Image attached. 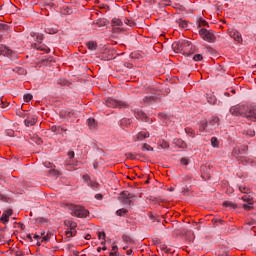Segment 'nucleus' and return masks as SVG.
I'll return each instance as SVG.
<instances>
[{
  "label": "nucleus",
  "instance_id": "nucleus-1",
  "mask_svg": "<svg viewBox=\"0 0 256 256\" xmlns=\"http://www.w3.org/2000/svg\"><path fill=\"white\" fill-rule=\"evenodd\" d=\"M199 35L204 41H207V43H215L217 39L213 30H208L207 28H201Z\"/></svg>",
  "mask_w": 256,
  "mask_h": 256
},
{
  "label": "nucleus",
  "instance_id": "nucleus-2",
  "mask_svg": "<svg viewBox=\"0 0 256 256\" xmlns=\"http://www.w3.org/2000/svg\"><path fill=\"white\" fill-rule=\"evenodd\" d=\"M70 211L71 215H74V217H79L80 219H83L89 215V211L83 206H71Z\"/></svg>",
  "mask_w": 256,
  "mask_h": 256
},
{
  "label": "nucleus",
  "instance_id": "nucleus-3",
  "mask_svg": "<svg viewBox=\"0 0 256 256\" xmlns=\"http://www.w3.org/2000/svg\"><path fill=\"white\" fill-rule=\"evenodd\" d=\"M135 194L129 192V191H123L120 194V201L121 203H123L124 205H133V199H135Z\"/></svg>",
  "mask_w": 256,
  "mask_h": 256
},
{
  "label": "nucleus",
  "instance_id": "nucleus-4",
  "mask_svg": "<svg viewBox=\"0 0 256 256\" xmlns=\"http://www.w3.org/2000/svg\"><path fill=\"white\" fill-rule=\"evenodd\" d=\"M244 117L250 121H256V106L246 107Z\"/></svg>",
  "mask_w": 256,
  "mask_h": 256
},
{
  "label": "nucleus",
  "instance_id": "nucleus-5",
  "mask_svg": "<svg viewBox=\"0 0 256 256\" xmlns=\"http://www.w3.org/2000/svg\"><path fill=\"white\" fill-rule=\"evenodd\" d=\"M83 181L88 185V187L92 188L93 191H99V184L95 180H92L89 175H84Z\"/></svg>",
  "mask_w": 256,
  "mask_h": 256
},
{
  "label": "nucleus",
  "instance_id": "nucleus-6",
  "mask_svg": "<svg viewBox=\"0 0 256 256\" xmlns=\"http://www.w3.org/2000/svg\"><path fill=\"white\" fill-rule=\"evenodd\" d=\"M106 105H107V107H112L114 109H122V107L126 106V104L124 102L117 101V100L112 99V98H109L106 101Z\"/></svg>",
  "mask_w": 256,
  "mask_h": 256
},
{
  "label": "nucleus",
  "instance_id": "nucleus-7",
  "mask_svg": "<svg viewBox=\"0 0 256 256\" xmlns=\"http://www.w3.org/2000/svg\"><path fill=\"white\" fill-rule=\"evenodd\" d=\"M245 108V106H233L230 108V113L236 117H239V115L245 117Z\"/></svg>",
  "mask_w": 256,
  "mask_h": 256
},
{
  "label": "nucleus",
  "instance_id": "nucleus-8",
  "mask_svg": "<svg viewBox=\"0 0 256 256\" xmlns=\"http://www.w3.org/2000/svg\"><path fill=\"white\" fill-rule=\"evenodd\" d=\"M191 49H193L191 42H189L187 40H184L181 42L180 51H182L186 55H189V53H191Z\"/></svg>",
  "mask_w": 256,
  "mask_h": 256
},
{
  "label": "nucleus",
  "instance_id": "nucleus-9",
  "mask_svg": "<svg viewBox=\"0 0 256 256\" xmlns=\"http://www.w3.org/2000/svg\"><path fill=\"white\" fill-rule=\"evenodd\" d=\"M13 215V210L12 209H7L6 211L3 212L0 221L4 223V225H7L9 223V218Z\"/></svg>",
  "mask_w": 256,
  "mask_h": 256
},
{
  "label": "nucleus",
  "instance_id": "nucleus-10",
  "mask_svg": "<svg viewBox=\"0 0 256 256\" xmlns=\"http://www.w3.org/2000/svg\"><path fill=\"white\" fill-rule=\"evenodd\" d=\"M134 115L136 119H140L141 121H145L146 123L149 121L147 114H145V112H143L142 110H135Z\"/></svg>",
  "mask_w": 256,
  "mask_h": 256
},
{
  "label": "nucleus",
  "instance_id": "nucleus-11",
  "mask_svg": "<svg viewBox=\"0 0 256 256\" xmlns=\"http://www.w3.org/2000/svg\"><path fill=\"white\" fill-rule=\"evenodd\" d=\"M33 49H37V51H45L46 53H49L51 51L49 47L42 42L40 43H34L32 44Z\"/></svg>",
  "mask_w": 256,
  "mask_h": 256
},
{
  "label": "nucleus",
  "instance_id": "nucleus-12",
  "mask_svg": "<svg viewBox=\"0 0 256 256\" xmlns=\"http://www.w3.org/2000/svg\"><path fill=\"white\" fill-rule=\"evenodd\" d=\"M230 37H232L234 41H237V43H243V38L241 36V33H239L238 31L230 32Z\"/></svg>",
  "mask_w": 256,
  "mask_h": 256
},
{
  "label": "nucleus",
  "instance_id": "nucleus-13",
  "mask_svg": "<svg viewBox=\"0 0 256 256\" xmlns=\"http://www.w3.org/2000/svg\"><path fill=\"white\" fill-rule=\"evenodd\" d=\"M208 127H210V129H217V127H219V118L217 117H212L209 120V125Z\"/></svg>",
  "mask_w": 256,
  "mask_h": 256
},
{
  "label": "nucleus",
  "instance_id": "nucleus-14",
  "mask_svg": "<svg viewBox=\"0 0 256 256\" xmlns=\"http://www.w3.org/2000/svg\"><path fill=\"white\" fill-rule=\"evenodd\" d=\"M148 137H149V133L142 131L137 134L135 141H143V139H148Z\"/></svg>",
  "mask_w": 256,
  "mask_h": 256
},
{
  "label": "nucleus",
  "instance_id": "nucleus-15",
  "mask_svg": "<svg viewBox=\"0 0 256 256\" xmlns=\"http://www.w3.org/2000/svg\"><path fill=\"white\" fill-rule=\"evenodd\" d=\"M174 145L180 149H185V147H187V143L181 139H174Z\"/></svg>",
  "mask_w": 256,
  "mask_h": 256
},
{
  "label": "nucleus",
  "instance_id": "nucleus-16",
  "mask_svg": "<svg viewBox=\"0 0 256 256\" xmlns=\"http://www.w3.org/2000/svg\"><path fill=\"white\" fill-rule=\"evenodd\" d=\"M24 123H25L26 127H33V125H35V123H37V118H35V117L27 118L26 120H24Z\"/></svg>",
  "mask_w": 256,
  "mask_h": 256
},
{
  "label": "nucleus",
  "instance_id": "nucleus-17",
  "mask_svg": "<svg viewBox=\"0 0 256 256\" xmlns=\"http://www.w3.org/2000/svg\"><path fill=\"white\" fill-rule=\"evenodd\" d=\"M64 225L66 227H69V229H76L77 228V223L71 221V220H66L64 221Z\"/></svg>",
  "mask_w": 256,
  "mask_h": 256
},
{
  "label": "nucleus",
  "instance_id": "nucleus-18",
  "mask_svg": "<svg viewBox=\"0 0 256 256\" xmlns=\"http://www.w3.org/2000/svg\"><path fill=\"white\" fill-rule=\"evenodd\" d=\"M67 239H71V237H75L77 235L76 229H70L65 232Z\"/></svg>",
  "mask_w": 256,
  "mask_h": 256
},
{
  "label": "nucleus",
  "instance_id": "nucleus-19",
  "mask_svg": "<svg viewBox=\"0 0 256 256\" xmlns=\"http://www.w3.org/2000/svg\"><path fill=\"white\" fill-rule=\"evenodd\" d=\"M87 47L90 51H96L97 50V42L95 41H89L87 43Z\"/></svg>",
  "mask_w": 256,
  "mask_h": 256
},
{
  "label": "nucleus",
  "instance_id": "nucleus-20",
  "mask_svg": "<svg viewBox=\"0 0 256 256\" xmlns=\"http://www.w3.org/2000/svg\"><path fill=\"white\" fill-rule=\"evenodd\" d=\"M172 49L174 51H176V53H181L183 51V50H181V43H179V42H174L172 44Z\"/></svg>",
  "mask_w": 256,
  "mask_h": 256
},
{
  "label": "nucleus",
  "instance_id": "nucleus-21",
  "mask_svg": "<svg viewBox=\"0 0 256 256\" xmlns=\"http://www.w3.org/2000/svg\"><path fill=\"white\" fill-rule=\"evenodd\" d=\"M88 123V127H90V129H95V127H97V122L95 121L94 118H89L87 120Z\"/></svg>",
  "mask_w": 256,
  "mask_h": 256
},
{
  "label": "nucleus",
  "instance_id": "nucleus-22",
  "mask_svg": "<svg viewBox=\"0 0 256 256\" xmlns=\"http://www.w3.org/2000/svg\"><path fill=\"white\" fill-rule=\"evenodd\" d=\"M112 24L114 25V27H123V20L114 18L112 20Z\"/></svg>",
  "mask_w": 256,
  "mask_h": 256
},
{
  "label": "nucleus",
  "instance_id": "nucleus-23",
  "mask_svg": "<svg viewBox=\"0 0 256 256\" xmlns=\"http://www.w3.org/2000/svg\"><path fill=\"white\" fill-rule=\"evenodd\" d=\"M224 207H230V209H237V204L231 202V201H225L223 203Z\"/></svg>",
  "mask_w": 256,
  "mask_h": 256
},
{
  "label": "nucleus",
  "instance_id": "nucleus-24",
  "mask_svg": "<svg viewBox=\"0 0 256 256\" xmlns=\"http://www.w3.org/2000/svg\"><path fill=\"white\" fill-rule=\"evenodd\" d=\"M0 106L2 109H10V104L8 102L3 101V99H0Z\"/></svg>",
  "mask_w": 256,
  "mask_h": 256
},
{
  "label": "nucleus",
  "instance_id": "nucleus-25",
  "mask_svg": "<svg viewBox=\"0 0 256 256\" xmlns=\"http://www.w3.org/2000/svg\"><path fill=\"white\" fill-rule=\"evenodd\" d=\"M209 127V124H207V121L200 122L199 131H205Z\"/></svg>",
  "mask_w": 256,
  "mask_h": 256
},
{
  "label": "nucleus",
  "instance_id": "nucleus-26",
  "mask_svg": "<svg viewBox=\"0 0 256 256\" xmlns=\"http://www.w3.org/2000/svg\"><path fill=\"white\" fill-rule=\"evenodd\" d=\"M57 29L56 28H45V33H48L49 35H55V33H57Z\"/></svg>",
  "mask_w": 256,
  "mask_h": 256
},
{
  "label": "nucleus",
  "instance_id": "nucleus-27",
  "mask_svg": "<svg viewBox=\"0 0 256 256\" xmlns=\"http://www.w3.org/2000/svg\"><path fill=\"white\" fill-rule=\"evenodd\" d=\"M127 213V209L122 208L116 211V215H118V217H123V215H126Z\"/></svg>",
  "mask_w": 256,
  "mask_h": 256
},
{
  "label": "nucleus",
  "instance_id": "nucleus-28",
  "mask_svg": "<svg viewBox=\"0 0 256 256\" xmlns=\"http://www.w3.org/2000/svg\"><path fill=\"white\" fill-rule=\"evenodd\" d=\"M207 25H209V23H207L203 18L198 20V27H207Z\"/></svg>",
  "mask_w": 256,
  "mask_h": 256
},
{
  "label": "nucleus",
  "instance_id": "nucleus-29",
  "mask_svg": "<svg viewBox=\"0 0 256 256\" xmlns=\"http://www.w3.org/2000/svg\"><path fill=\"white\" fill-rule=\"evenodd\" d=\"M51 131L53 132V133H61L62 131H65L61 126H59V127H57V126H53L52 128H51Z\"/></svg>",
  "mask_w": 256,
  "mask_h": 256
},
{
  "label": "nucleus",
  "instance_id": "nucleus-30",
  "mask_svg": "<svg viewBox=\"0 0 256 256\" xmlns=\"http://www.w3.org/2000/svg\"><path fill=\"white\" fill-rule=\"evenodd\" d=\"M148 216H149V219H151L152 223H155V221H158V222L161 221L159 217L153 215V213L151 212L148 214Z\"/></svg>",
  "mask_w": 256,
  "mask_h": 256
},
{
  "label": "nucleus",
  "instance_id": "nucleus-31",
  "mask_svg": "<svg viewBox=\"0 0 256 256\" xmlns=\"http://www.w3.org/2000/svg\"><path fill=\"white\" fill-rule=\"evenodd\" d=\"M211 145L212 147H219V140L216 137L211 138Z\"/></svg>",
  "mask_w": 256,
  "mask_h": 256
},
{
  "label": "nucleus",
  "instance_id": "nucleus-32",
  "mask_svg": "<svg viewBox=\"0 0 256 256\" xmlns=\"http://www.w3.org/2000/svg\"><path fill=\"white\" fill-rule=\"evenodd\" d=\"M2 54H3V55H7V56L9 57L10 55L13 54V50H11V49H9V48H4V49L2 50Z\"/></svg>",
  "mask_w": 256,
  "mask_h": 256
},
{
  "label": "nucleus",
  "instance_id": "nucleus-33",
  "mask_svg": "<svg viewBox=\"0 0 256 256\" xmlns=\"http://www.w3.org/2000/svg\"><path fill=\"white\" fill-rule=\"evenodd\" d=\"M243 208L246 210V211H251V209H253V202H248V204H244L243 205Z\"/></svg>",
  "mask_w": 256,
  "mask_h": 256
},
{
  "label": "nucleus",
  "instance_id": "nucleus-34",
  "mask_svg": "<svg viewBox=\"0 0 256 256\" xmlns=\"http://www.w3.org/2000/svg\"><path fill=\"white\" fill-rule=\"evenodd\" d=\"M178 25L182 27V29H187V21L185 20H179Z\"/></svg>",
  "mask_w": 256,
  "mask_h": 256
},
{
  "label": "nucleus",
  "instance_id": "nucleus-35",
  "mask_svg": "<svg viewBox=\"0 0 256 256\" xmlns=\"http://www.w3.org/2000/svg\"><path fill=\"white\" fill-rule=\"evenodd\" d=\"M49 175H52L53 177H58V175H60V173L56 169H50Z\"/></svg>",
  "mask_w": 256,
  "mask_h": 256
},
{
  "label": "nucleus",
  "instance_id": "nucleus-36",
  "mask_svg": "<svg viewBox=\"0 0 256 256\" xmlns=\"http://www.w3.org/2000/svg\"><path fill=\"white\" fill-rule=\"evenodd\" d=\"M52 235H53V233L47 232V235H45V236L42 237V241H44V242L49 241V239H51V236H52Z\"/></svg>",
  "mask_w": 256,
  "mask_h": 256
},
{
  "label": "nucleus",
  "instance_id": "nucleus-37",
  "mask_svg": "<svg viewBox=\"0 0 256 256\" xmlns=\"http://www.w3.org/2000/svg\"><path fill=\"white\" fill-rule=\"evenodd\" d=\"M15 256H25V251L21 250V249H17L14 252Z\"/></svg>",
  "mask_w": 256,
  "mask_h": 256
},
{
  "label": "nucleus",
  "instance_id": "nucleus-38",
  "mask_svg": "<svg viewBox=\"0 0 256 256\" xmlns=\"http://www.w3.org/2000/svg\"><path fill=\"white\" fill-rule=\"evenodd\" d=\"M193 61H203V55L201 54H195L193 56Z\"/></svg>",
  "mask_w": 256,
  "mask_h": 256
},
{
  "label": "nucleus",
  "instance_id": "nucleus-39",
  "mask_svg": "<svg viewBox=\"0 0 256 256\" xmlns=\"http://www.w3.org/2000/svg\"><path fill=\"white\" fill-rule=\"evenodd\" d=\"M142 151H153V147H151L149 144H144Z\"/></svg>",
  "mask_w": 256,
  "mask_h": 256
},
{
  "label": "nucleus",
  "instance_id": "nucleus-40",
  "mask_svg": "<svg viewBox=\"0 0 256 256\" xmlns=\"http://www.w3.org/2000/svg\"><path fill=\"white\" fill-rule=\"evenodd\" d=\"M31 99H33V95H31V94H25L24 95L25 103H29V101H31Z\"/></svg>",
  "mask_w": 256,
  "mask_h": 256
},
{
  "label": "nucleus",
  "instance_id": "nucleus-41",
  "mask_svg": "<svg viewBox=\"0 0 256 256\" xmlns=\"http://www.w3.org/2000/svg\"><path fill=\"white\" fill-rule=\"evenodd\" d=\"M154 100H155V98L152 96H146L143 99L144 103H151V101H154Z\"/></svg>",
  "mask_w": 256,
  "mask_h": 256
},
{
  "label": "nucleus",
  "instance_id": "nucleus-42",
  "mask_svg": "<svg viewBox=\"0 0 256 256\" xmlns=\"http://www.w3.org/2000/svg\"><path fill=\"white\" fill-rule=\"evenodd\" d=\"M36 43H42L43 42V34H36Z\"/></svg>",
  "mask_w": 256,
  "mask_h": 256
},
{
  "label": "nucleus",
  "instance_id": "nucleus-43",
  "mask_svg": "<svg viewBox=\"0 0 256 256\" xmlns=\"http://www.w3.org/2000/svg\"><path fill=\"white\" fill-rule=\"evenodd\" d=\"M185 132H186V134L187 135H189L190 137H195L194 135H193V129H191V128H186L185 129Z\"/></svg>",
  "mask_w": 256,
  "mask_h": 256
},
{
  "label": "nucleus",
  "instance_id": "nucleus-44",
  "mask_svg": "<svg viewBox=\"0 0 256 256\" xmlns=\"http://www.w3.org/2000/svg\"><path fill=\"white\" fill-rule=\"evenodd\" d=\"M242 199H243V201H246V203H251V202H253V199H252V198H249L248 196H243Z\"/></svg>",
  "mask_w": 256,
  "mask_h": 256
},
{
  "label": "nucleus",
  "instance_id": "nucleus-45",
  "mask_svg": "<svg viewBox=\"0 0 256 256\" xmlns=\"http://www.w3.org/2000/svg\"><path fill=\"white\" fill-rule=\"evenodd\" d=\"M122 239H123V241H125V243L131 242V237H129V236H127V235H124V236L122 237Z\"/></svg>",
  "mask_w": 256,
  "mask_h": 256
},
{
  "label": "nucleus",
  "instance_id": "nucleus-46",
  "mask_svg": "<svg viewBox=\"0 0 256 256\" xmlns=\"http://www.w3.org/2000/svg\"><path fill=\"white\" fill-rule=\"evenodd\" d=\"M98 239H103L105 241V232H99Z\"/></svg>",
  "mask_w": 256,
  "mask_h": 256
},
{
  "label": "nucleus",
  "instance_id": "nucleus-47",
  "mask_svg": "<svg viewBox=\"0 0 256 256\" xmlns=\"http://www.w3.org/2000/svg\"><path fill=\"white\" fill-rule=\"evenodd\" d=\"M63 114L66 115V117L70 118L71 115H73V112H71V111H64V112H62V115Z\"/></svg>",
  "mask_w": 256,
  "mask_h": 256
},
{
  "label": "nucleus",
  "instance_id": "nucleus-48",
  "mask_svg": "<svg viewBox=\"0 0 256 256\" xmlns=\"http://www.w3.org/2000/svg\"><path fill=\"white\" fill-rule=\"evenodd\" d=\"M181 163L182 165H189V160H187V158H182Z\"/></svg>",
  "mask_w": 256,
  "mask_h": 256
},
{
  "label": "nucleus",
  "instance_id": "nucleus-49",
  "mask_svg": "<svg viewBox=\"0 0 256 256\" xmlns=\"http://www.w3.org/2000/svg\"><path fill=\"white\" fill-rule=\"evenodd\" d=\"M124 23H126V25H129V27H133L134 23L131 20H124Z\"/></svg>",
  "mask_w": 256,
  "mask_h": 256
},
{
  "label": "nucleus",
  "instance_id": "nucleus-50",
  "mask_svg": "<svg viewBox=\"0 0 256 256\" xmlns=\"http://www.w3.org/2000/svg\"><path fill=\"white\" fill-rule=\"evenodd\" d=\"M68 156L70 159H73V157H75V152H69Z\"/></svg>",
  "mask_w": 256,
  "mask_h": 256
},
{
  "label": "nucleus",
  "instance_id": "nucleus-51",
  "mask_svg": "<svg viewBox=\"0 0 256 256\" xmlns=\"http://www.w3.org/2000/svg\"><path fill=\"white\" fill-rule=\"evenodd\" d=\"M247 135H250V137H255V131H249Z\"/></svg>",
  "mask_w": 256,
  "mask_h": 256
},
{
  "label": "nucleus",
  "instance_id": "nucleus-52",
  "mask_svg": "<svg viewBox=\"0 0 256 256\" xmlns=\"http://www.w3.org/2000/svg\"><path fill=\"white\" fill-rule=\"evenodd\" d=\"M239 190L242 192V193H247V191H248V189L246 188V187H244V188H239Z\"/></svg>",
  "mask_w": 256,
  "mask_h": 256
},
{
  "label": "nucleus",
  "instance_id": "nucleus-53",
  "mask_svg": "<svg viewBox=\"0 0 256 256\" xmlns=\"http://www.w3.org/2000/svg\"><path fill=\"white\" fill-rule=\"evenodd\" d=\"M95 198L98 199V200H101V199H103V195H101V194H96Z\"/></svg>",
  "mask_w": 256,
  "mask_h": 256
},
{
  "label": "nucleus",
  "instance_id": "nucleus-54",
  "mask_svg": "<svg viewBox=\"0 0 256 256\" xmlns=\"http://www.w3.org/2000/svg\"><path fill=\"white\" fill-rule=\"evenodd\" d=\"M24 253H25V255H31V250L30 249H26V250H24Z\"/></svg>",
  "mask_w": 256,
  "mask_h": 256
},
{
  "label": "nucleus",
  "instance_id": "nucleus-55",
  "mask_svg": "<svg viewBox=\"0 0 256 256\" xmlns=\"http://www.w3.org/2000/svg\"><path fill=\"white\" fill-rule=\"evenodd\" d=\"M26 239H29V241H33V237L31 236V234H27Z\"/></svg>",
  "mask_w": 256,
  "mask_h": 256
},
{
  "label": "nucleus",
  "instance_id": "nucleus-56",
  "mask_svg": "<svg viewBox=\"0 0 256 256\" xmlns=\"http://www.w3.org/2000/svg\"><path fill=\"white\" fill-rule=\"evenodd\" d=\"M44 166H46L47 168H49V167H52V164H51L50 162H45V163H44Z\"/></svg>",
  "mask_w": 256,
  "mask_h": 256
},
{
  "label": "nucleus",
  "instance_id": "nucleus-57",
  "mask_svg": "<svg viewBox=\"0 0 256 256\" xmlns=\"http://www.w3.org/2000/svg\"><path fill=\"white\" fill-rule=\"evenodd\" d=\"M60 85H67V81L66 80H62V81H60V82H58Z\"/></svg>",
  "mask_w": 256,
  "mask_h": 256
},
{
  "label": "nucleus",
  "instance_id": "nucleus-58",
  "mask_svg": "<svg viewBox=\"0 0 256 256\" xmlns=\"http://www.w3.org/2000/svg\"><path fill=\"white\" fill-rule=\"evenodd\" d=\"M126 255H133V250L131 249L127 250Z\"/></svg>",
  "mask_w": 256,
  "mask_h": 256
},
{
  "label": "nucleus",
  "instance_id": "nucleus-59",
  "mask_svg": "<svg viewBox=\"0 0 256 256\" xmlns=\"http://www.w3.org/2000/svg\"><path fill=\"white\" fill-rule=\"evenodd\" d=\"M117 249H118L117 245H114V246L112 247V251H113V252H116V253H117Z\"/></svg>",
  "mask_w": 256,
  "mask_h": 256
},
{
  "label": "nucleus",
  "instance_id": "nucleus-60",
  "mask_svg": "<svg viewBox=\"0 0 256 256\" xmlns=\"http://www.w3.org/2000/svg\"><path fill=\"white\" fill-rule=\"evenodd\" d=\"M0 29H7V25H5V24H0Z\"/></svg>",
  "mask_w": 256,
  "mask_h": 256
},
{
  "label": "nucleus",
  "instance_id": "nucleus-61",
  "mask_svg": "<svg viewBox=\"0 0 256 256\" xmlns=\"http://www.w3.org/2000/svg\"><path fill=\"white\" fill-rule=\"evenodd\" d=\"M85 239H86V241H89V239H91V234H87V235L85 236Z\"/></svg>",
  "mask_w": 256,
  "mask_h": 256
},
{
  "label": "nucleus",
  "instance_id": "nucleus-62",
  "mask_svg": "<svg viewBox=\"0 0 256 256\" xmlns=\"http://www.w3.org/2000/svg\"><path fill=\"white\" fill-rule=\"evenodd\" d=\"M119 255L117 252H110V256H117Z\"/></svg>",
  "mask_w": 256,
  "mask_h": 256
},
{
  "label": "nucleus",
  "instance_id": "nucleus-63",
  "mask_svg": "<svg viewBox=\"0 0 256 256\" xmlns=\"http://www.w3.org/2000/svg\"><path fill=\"white\" fill-rule=\"evenodd\" d=\"M101 250H102L101 247H98V248H97L98 253H101Z\"/></svg>",
  "mask_w": 256,
  "mask_h": 256
},
{
  "label": "nucleus",
  "instance_id": "nucleus-64",
  "mask_svg": "<svg viewBox=\"0 0 256 256\" xmlns=\"http://www.w3.org/2000/svg\"><path fill=\"white\" fill-rule=\"evenodd\" d=\"M34 239H39V235L35 234Z\"/></svg>",
  "mask_w": 256,
  "mask_h": 256
}]
</instances>
